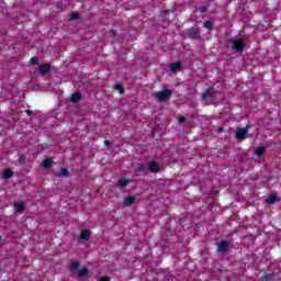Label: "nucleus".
Here are the masks:
<instances>
[{
	"label": "nucleus",
	"mask_w": 281,
	"mask_h": 281,
	"mask_svg": "<svg viewBox=\"0 0 281 281\" xmlns=\"http://www.w3.org/2000/svg\"><path fill=\"white\" fill-rule=\"evenodd\" d=\"M116 89H117V91L122 94V93H124V87H122V86H116Z\"/></svg>",
	"instance_id": "nucleus-27"
},
{
	"label": "nucleus",
	"mask_w": 281,
	"mask_h": 281,
	"mask_svg": "<svg viewBox=\"0 0 281 281\" xmlns=\"http://www.w3.org/2000/svg\"><path fill=\"white\" fill-rule=\"evenodd\" d=\"M69 175V170L67 168L60 169L57 173V177H67Z\"/></svg>",
	"instance_id": "nucleus-19"
},
{
	"label": "nucleus",
	"mask_w": 281,
	"mask_h": 281,
	"mask_svg": "<svg viewBox=\"0 0 281 281\" xmlns=\"http://www.w3.org/2000/svg\"><path fill=\"white\" fill-rule=\"evenodd\" d=\"M79 278H85L87 276H89V270L87 268H82L79 270Z\"/></svg>",
	"instance_id": "nucleus-16"
},
{
	"label": "nucleus",
	"mask_w": 281,
	"mask_h": 281,
	"mask_svg": "<svg viewBox=\"0 0 281 281\" xmlns=\"http://www.w3.org/2000/svg\"><path fill=\"white\" fill-rule=\"evenodd\" d=\"M171 97H172V91H170V89H165L154 94L155 100H158V102H166L170 100Z\"/></svg>",
	"instance_id": "nucleus-1"
},
{
	"label": "nucleus",
	"mask_w": 281,
	"mask_h": 281,
	"mask_svg": "<svg viewBox=\"0 0 281 281\" xmlns=\"http://www.w3.org/2000/svg\"><path fill=\"white\" fill-rule=\"evenodd\" d=\"M49 69H50V66L48 64H43L42 66H40L41 76H43L44 74H47Z\"/></svg>",
	"instance_id": "nucleus-8"
},
{
	"label": "nucleus",
	"mask_w": 281,
	"mask_h": 281,
	"mask_svg": "<svg viewBox=\"0 0 281 281\" xmlns=\"http://www.w3.org/2000/svg\"><path fill=\"white\" fill-rule=\"evenodd\" d=\"M80 98H82V94L80 92L72 93L70 100L71 102H80Z\"/></svg>",
	"instance_id": "nucleus-12"
},
{
	"label": "nucleus",
	"mask_w": 281,
	"mask_h": 281,
	"mask_svg": "<svg viewBox=\"0 0 281 281\" xmlns=\"http://www.w3.org/2000/svg\"><path fill=\"white\" fill-rule=\"evenodd\" d=\"M227 249H229V241L223 240L217 245V251L220 254H227Z\"/></svg>",
	"instance_id": "nucleus-3"
},
{
	"label": "nucleus",
	"mask_w": 281,
	"mask_h": 281,
	"mask_svg": "<svg viewBox=\"0 0 281 281\" xmlns=\"http://www.w3.org/2000/svg\"><path fill=\"white\" fill-rule=\"evenodd\" d=\"M136 172H144L146 170V165L138 164L135 168Z\"/></svg>",
	"instance_id": "nucleus-21"
},
{
	"label": "nucleus",
	"mask_w": 281,
	"mask_h": 281,
	"mask_svg": "<svg viewBox=\"0 0 281 281\" xmlns=\"http://www.w3.org/2000/svg\"><path fill=\"white\" fill-rule=\"evenodd\" d=\"M216 94V90L214 88H209L203 94L202 98L204 100H207L210 98H213Z\"/></svg>",
	"instance_id": "nucleus-4"
},
{
	"label": "nucleus",
	"mask_w": 281,
	"mask_h": 281,
	"mask_svg": "<svg viewBox=\"0 0 281 281\" xmlns=\"http://www.w3.org/2000/svg\"><path fill=\"white\" fill-rule=\"evenodd\" d=\"M133 203H135V196L125 198L124 205L128 206V205H133Z\"/></svg>",
	"instance_id": "nucleus-15"
},
{
	"label": "nucleus",
	"mask_w": 281,
	"mask_h": 281,
	"mask_svg": "<svg viewBox=\"0 0 281 281\" xmlns=\"http://www.w3.org/2000/svg\"><path fill=\"white\" fill-rule=\"evenodd\" d=\"M204 27H206V30H212L214 27V24L212 23V21H205Z\"/></svg>",
	"instance_id": "nucleus-23"
},
{
	"label": "nucleus",
	"mask_w": 281,
	"mask_h": 281,
	"mask_svg": "<svg viewBox=\"0 0 281 281\" xmlns=\"http://www.w3.org/2000/svg\"><path fill=\"white\" fill-rule=\"evenodd\" d=\"M255 155L257 157H262V155H265V147H259L255 150Z\"/></svg>",
	"instance_id": "nucleus-18"
},
{
	"label": "nucleus",
	"mask_w": 281,
	"mask_h": 281,
	"mask_svg": "<svg viewBox=\"0 0 281 281\" xmlns=\"http://www.w3.org/2000/svg\"><path fill=\"white\" fill-rule=\"evenodd\" d=\"M232 48L234 52H243L245 49V42L243 40H234Z\"/></svg>",
	"instance_id": "nucleus-2"
},
{
	"label": "nucleus",
	"mask_w": 281,
	"mask_h": 281,
	"mask_svg": "<svg viewBox=\"0 0 281 281\" xmlns=\"http://www.w3.org/2000/svg\"><path fill=\"white\" fill-rule=\"evenodd\" d=\"M247 135V128H240L236 133V138L237 139H245V136Z\"/></svg>",
	"instance_id": "nucleus-7"
},
{
	"label": "nucleus",
	"mask_w": 281,
	"mask_h": 281,
	"mask_svg": "<svg viewBox=\"0 0 281 281\" xmlns=\"http://www.w3.org/2000/svg\"><path fill=\"white\" fill-rule=\"evenodd\" d=\"M104 146H111V142L104 140Z\"/></svg>",
	"instance_id": "nucleus-30"
},
{
	"label": "nucleus",
	"mask_w": 281,
	"mask_h": 281,
	"mask_svg": "<svg viewBox=\"0 0 281 281\" xmlns=\"http://www.w3.org/2000/svg\"><path fill=\"white\" fill-rule=\"evenodd\" d=\"M70 19L74 21V20H76V19H78V13H72L71 15H70Z\"/></svg>",
	"instance_id": "nucleus-28"
},
{
	"label": "nucleus",
	"mask_w": 281,
	"mask_h": 281,
	"mask_svg": "<svg viewBox=\"0 0 281 281\" xmlns=\"http://www.w3.org/2000/svg\"><path fill=\"white\" fill-rule=\"evenodd\" d=\"M30 63H31V65H38V58L32 57Z\"/></svg>",
	"instance_id": "nucleus-25"
},
{
	"label": "nucleus",
	"mask_w": 281,
	"mask_h": 281,
	"mask_svg": "<svg viewBox=\"0 0 281 281\" xmlns=\"http://www.w3.org/2000/svg\"><path fill=\"white\" fill-rule=\"evenodd\" d=\"M179 122H180V124H183V122H186V117L184 116H180L179 117Z\"/></svg>",
	"instance_id": "nucleus-29"
},
{
	"label": "nucleus",
	"mask_w": 281,
	"mask_h": 281,
	"mask_svg": "<svg viewBox=\"0 0 281 281\" xmlns=\"http://www.w3.org/2000/svg\"><path fill=\"white\" fill-rule=\"evenodd\" d=\"M81 240H89L91 238V233L89 231H82L80 234Z\"/></svg>",
	"instance_id": "nucleus-11"
},
{
	"label": "nucleus",
	"mask_w": 281,
	"mask_h": 281,
	"mask_svg": "<svg viewBox=\"0 0 281 281\" xmlns=\"http://www.w3.org/2000/svg\"><path fill=\"white\" fill-rule=\"evenodd\" d=\"M130 181L126 178L119 179L117 186L119 188H126L128 186Z\"/></svg>",
	"instance_id": "nucleus-9"
},
{
	"label": "nucleus",
	"mask_w": 281,
	"mask_h": 281,
	"mask_svg": "<svg viewBox=\"0 0 281 281\" xmlns=\"http://www.w3.org/2000/svg\"><path fill=\"white\" fill-rule=\"evenodd\" d=\"M148 171L149 172H159V164L156 161H151L148 164Z\"/></svg>",
	"instance_id": "nucleus-5"
},
{
	"label": "nucleus",
	"mask_w": 281,
	"mask_h": 281,
	"mask_svg": "<svg viewBox=\"0 0 281 281\" xmlns=\"http://www.w3.org/2000/svg\"><path fill=\"white\" fill-rule=\"evenodd\" d=\"M188 36L189 38H201V33H199V31L191 29L188 32Z\"/></svg>",
	"instance_id": "nucleus-6"
},
{
	"label": "nucleus",
	"mask_w": 281,
	"mask_h": 281,
	"mask_svg": "<svg viewBox=\"0 0 281 281\" xmlns=\"http://www.w3.org/2000/svg\"><path fill=\"white\" fill-rule=\"evenodd\" d=\"M32 113H33L32 110H27V111H26V114H27V115H32Z\"/></svg>",
	"instance_id": "nucleus-31"
},
{
	"label": "nucleus",
	"mask_w": 281,
	"mask_h": 281,
	"mask_svg": "<svg viewBox=\"0 0 281 281\" xmlns=\"http://www.w3.org/2000/svg\"><path fill=\"white\" fill-rule=\"evenodd\" d=\"M266 203H268V205H273V203H278V196L277 195H270L266 200Z\"/></svg>",
	"instance_id": "nucleus-13"
},
{
	"label": "nucleus",
	"mask_w": 281,
	"mask_h": 281,
	"mask_svg": "<svg viewBox=\"0 0 281 281\" xmlns=\"http://www.w3.org/2000/svg\"><path fill=\"white\" fill-rule=\"evenodd\" d=\"M200 12H201V14L207 12V7H204V5L201 7V8H200Z\"/></svg>",
	"instance_id": "nucleus-26"
},
{
	"label": "nucleus",
	"mask_w": 281,
	"mask_h": 281,
	"mask_svg": "<svg viewBox=\"0 0 281 281\" xmlns=\"http://www.w3.org/2000/svg\"><path fill=\"white\" fill-rule=\"evenodd\" d=\"M53 164H54V161H52V158H46L43 161V168H49Z\"/></svg>",
	"instance_id": "nucleus-17"
},
{
	"label": "nucleus",
	"mask_w": 281,
	"mask_h": 281,
	"mask_svg": "<svg viewBox=\"0 0 281 281\" xmlns=\"http://www.w3.org/2000/svg\"><path fill=\"white\" fill-rule=\"evenodd\" d=\"M12 175H14V172L11 169H7L4 170L3 178L11 179Z\"/></svg>",
	"instance_id": "nucleus-20"
},
{
	"label": "nucleus",
	"mask_w": 281,
	"mask_h": 281,
	"mask_svg": "<svg viewBox=\"0 0 281 281\" xmlns=\"http://www.w3.org/2000/svg\"><path fill=\"white\" fill-rule=\"evenodd\" d=\"M273 280V274H266L265 277H262V281H270Z\"/></svg>",
	"instance_id": "nucleus-24"
},
{
	"label": "nucleus",
	"mask_w": 281,
	"mask_h": 281,
	"mask_svg": "<svg viewBox=\"0 0 281 281\" xmlns=\"http://www.w3.org/2000/svg\"><path fill=\"white\" fill-rule=\"evenodd\" d=\"M169 69H171V71H179V69H181V63H172Z\"/></svg>",
	"instance_id": "nucleus-14"
},
{
	"label": "nucleus",
	"mask_w": 281,
	"mask_h": 281,
	"mask_svg": "<svg viewBox=\"0 0 281 281\" xmlns=\"http://www.w3.org/2000/svg\"><path fill=\"white\" fill-rule=\"evenodd\" d=\"M14 207L15 212H23V210H25V204L23 202H15Z\"/></svg>",
	"instance_id": "nucleus-10"
},
{
	"label": "nucleus",
	"mask_w": 281,
	"mask_h": 281,
	"mask_svg": "<svg viewBox=\"0 0 281 281\" xmlns=\"http://www.w3.org/2000/svg\"><path fill=\"white\" fill-rule=\"evenodd\" d=\"M80 267V263L78 261H72L70 265V271H76Z\"/></svg>",
	"instance_id": "nucleus-22"
}]
</instances>
